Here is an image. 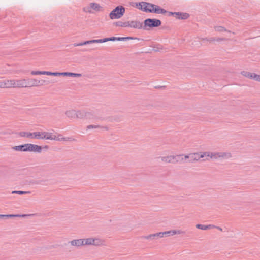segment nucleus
Returning a JSON list of instances; mask_svg holds the SVG:
<instances>
[{
    "instance_id": "nucleus-1",
    "label": "nucleus",
    "mask_w": 260,
    "mask_h": 260,
    "mask_svg": "<svg viewBox=\"0 0 260 260\" xmlns=\"http://www.w3.org/2000/svg\"><path fill=\"white\" fill-rule=\"evenodd\" d=\"M161 25V21L157 19L147 18L144 21L143 29L149 30L151 28L157 27Z\"/></svg>"
},
{
    "instance_id": "nucleus-2",
    "label": "nucleus",
    "mask_w": 260,
    "mask_h": 260,
    "mask_svg": "<svg viewBox=\"0 0 260 260\" xmlns=\"http://www.w3.org/2000/svg\"><path fill=\"white\" fill-rule=\"evenodd\" d=\"M124 13L125 8L122 6H118L110 13L109 17L111 19H119Z\"/></svg>"
},
{
    "instance_id": "nucleus-3",
    "label": "nucleus",
    "mask_w": 260,
    "mask_h": 260,
    "mask_svg": "<svg viewBox=\"0 0 260 260\" xmlns=\"http://www.w3.org/2000/svg\"><path fill=\"white\" fill-rule=\"evenodd\" d=\"M137 8L146 13H153L150 11L152 9H154L155 4L150 3L146 2H141L138 3H136Z\"/></svg>"
},
{
    "instance_id": "nucleus-4",
    "label": "nucleus",
    "mask_w": 260,
    "mask_h": 260,
    "mask_svg": "<svg viewBox=\"0 0 260 260\" xmlns=\"http://www.w3.org/2000/svg\"><path fill=\"white\" fill-rule=\"evenodd\" d=\"M84 245H93L96 246H101L104 245V241L99 238H89L86 239H82Z\"/></svg>"
},
{
    "instance_id": "nucleus-5",
    "label": "nucleus",
    "mask_w": 260,
    "mask_h": 260,
    "mask_svg": "<svg viewBox=\"0 0 260 260\" xmlns=\"http://www.w3.org/2000/svg\"><path fill=\"white\" fill-rule=\"evenodd\" d=\"M41 138L40 139H46L57 141L58 134L57 135L54 134L53 133L47 132H40Z\"/></svg>"
},
{
    "instance_id": "nucleus-6",
    "label": "nucleus",
    "mask_w": 260,
    "mask_h": 260,
    "mask_svg": "<svg viewBox=\"0 0 260 260\" xmlns=\"http://www.w3.org/2000/svg\"><path fill=\"white\" fill-rule=\"evenodd\" d=\"M19 135L22 137L31 138L32 139H40V132H35L34 133L21 132Z\"/></svg>"
},
{
    "instance_id": "nucleus-7",
    "label": "nucleus",
    "mask_w": 260,
    "mask_h": 260,
    "mask_svg": "<svg viewBox=\"0 0 260 260\" xmlns=\"http://www.w3.org/2000/svg\"><path fill=\"white\" fill-rule=\"evenodd\" d=\"M13 88L27 87L26 79L12 80Z\"/></svg>"
},
{
    "instance_id": "nucleus-8",
    "label": "nucleus",
    "mask_w": 260,
    "mask_h": 260,
    "mask_svg": "<svg viewBox=\"0 0 260 260\" xmlns=\"http://www.w3.org/2000/svg\"><path fill=\"white\" fill-rule=\"evenodd\" d=\"M205 154H204V152L190 153V159L188 161L190 162H194L199 160L200 158H203Z\"/></svg>"
},
{
    "instance_id": "nucleus-9",
    "label": "nucleus",
    "mask_w": 260,
    "mask_h": 260,
    "mask_svg": "<svg viewBox=\"0 0 260 260\" xmlns=\"http://www.w3.org/2000/svg\"><path fill=\"white\" fill-rule=\"evenodd\" d=\"M104 42H105V41L104 40V39H98V40H89V41H84V42H81V43H74V44H73V46L74 47H77V46H81L87 45V44H92V43H104Z\"/></svg>"
},
{
    "instance_id": "nucleus-10",
    "label": "nucleus",
    "mask_w": 260,
    "mask_h": 260,
    "mask_svg": "<svg viewBox=\"0 0 260 260\" xmlns=\"http://www.w3.org/2000/svg\"><path fill=\"white\" fill-rule=\"evenodd\" d=\"M42 147L39 145L33 144H27V151H31L40 153L42 151Z\"/></svg>"
},
{
    "instance_id": "nucleus-11",
    "label": "nucleus",
    "mask_w": 260,
    "mask_h": 260,
    "mask_svg": "<svg viewBox=\"0 0 260 260\" xmlns=\"http://www.w3.org/2000/svg\"><path fill=\"white\" fill-rule=\"evenodd\" d=\"M128 27L135 29H143V23L138 21H128Z\"/></svg>"
},
{
    "instance_id": "nucleus-12",
    "label": "nucleus",
    "mask_w": 260,
    "mask_h": 260,
    "mask_svg": "<svg viewBox=\"0 0 260 260\" xmlns=\"http://www.w3.org/2000/svg\"><path fill=\"white\" fill-rule=\"evenodd\" d=\"M13 87L12 80H7L0 82V88Z\"/></svg>"
},
{
    "instance_id": "nucleus-13",
    "label": "nucleus",
    "mask_w": 260,
    "mask_h": 260,
    "mask_svg": "<svg viewBox=\"0 0 260 260\" xmlns=\"http://www.w3.org/2000/svg\"><path fill=\"white\" fill-rule=\"evenodd\" d=\"M189 14L187 13L176 12L175 13V18L178 19L185 20L189 18Z\"/></svg>"
},
{
    "instance_id": "nucleus-14",
    "label": "nucleus",
    "mask_w": 260,
    "mask_h": 260,
    "mask_svg": "<svg viewBox=\"0 0 260 260\" xmlns=\"http://www.w3.org/2000/svg\"><path fill=\"white\" fill-rule=\"evenodd\" d=\"M152 12H153V13L159 14H165L167 12V11L165 10L164 9L161 8L160 6L155 5L154 9H152L151 10Z\"/></svg>"
},
{
    "instance_id": "nucleus-15",
    "label": "nucleus",
    "mask_w": 260,
    "mask_h": 260,
    "mask_svg": "<svg viewBox=\"0 0 260 260\" xmlns=\"http://www.w3.org/2000/svg\"><path fill=\"white\" fill-rule=\"evenodd\" d=\"M83 241L82 239H78L72 240L69 243L71 244L72 246L79 247L81 246H84Z\"/></svg>"
},
{
    "instance_id": "nucleus-16",
    "label": "nucleus",
    "mask_w": 260,
    "mask_h": 260,
    "mask_svg": "<svg viewBox=\"0 0 260 260\" xmlns=\"http://www.w3.org/2000/svg\"><path fill=\"white\" fill-rule=\"evenodd\" d=\"M241 75L245 76V77H247L249 79H253L255 80V81H256V77L255 76H257V75L255 73H251V72H247V71H242L241 72Z\"/></svg>"
},
{
    "instance_id": "nucleus-17",
    "label": "nucleus",
    "mask_w": 260,
    "mask_h": 260,
    "mask_svg": "<svg viewBox=\"0 0 260 260\" xmlns=\"http://www.w3.org/2000/svg\"><path fill=\"white\" fill-rule=\"evenodd\" d=\"M12 149L17 151L26 152L27 144L20 145L19 146H15L12 147Z\"/></svg>"
},
{
    "instance_id": "nucleus-18",
    "label": "nucleus",
    "mask_w": 260,
    "mask_h": 260,
    "mask_svg": "<svg viewBox=\"0 0 260 260\" xmlns=\"http://www.w3.org/2000/svg\"><path fill=\"white\" fill-rule=\"evenodd\" d=\"M27 87L33 86H38V80L36 79H26Z\"/></svg>"
},
{
    "instance_id": "nucleus-19",
    "label": "nucleus",
    "mask_w": 260,
    "mask_h": 260,
    "mask_svg": "<svg viewBox=\"0 0 260 260\" xmlns=\"http://www.w3.org/2000/svg\"><path fill=\"white\" fill-rule=\"evenodd\" d=\"M183 156V155H176L175 156L172 155L173 164L183 161L184 158Z\"/></svg>"
},
{
    "instance_id": "nucleus-20",
    "label": "nucleus",
    "mask_w": 260,
    "mask_h": 260,
    "mask_svg": "<svg viewBox=\"0 0 260 260\" xmlns=\"http://www.w3.org/2000/svg\"><path fill=\"white\" fill-rule=\"evenodd\" d=\"M61 76H70L73 77H80L82 76V74L79 73H74L71 72H62Z\"/></svg>"
},
{
    "instance_id": "nucleus-21",
    "label": "nucleus",
    "mask_w": 260,
    "mask_h": 260,
    "mask_svg": "<svg viewBox=\"0 0 260 260\" xmlns=\"http://www.w3.org/2000/svg\"><path fill=\"white\" fill-rule=\"evenodd\" d=\"M204 154H206L205 156H209L210 158L217 159L219 157V152H205Z\"/></svg>"
},
{
    "instance_id": "nucleus-22",
    "label": "nucleus",
    "mask_w": 260,
    "mask_h": 260,
    "mask_svg": "<svg viewBox=\"0 0 260 260\" xmlns=\"http://www.w3.org/2000/svg\"><path fill=\"white\" fill-rule=\"evenodd\" d=\"M113 24L116 26L123 27H127L128 26V21L125 22H122L121 21H118L115 22L113 23Z\"/></svg>"
},
{
    "instance_id": "nucleus-23",
    "label": "nucleus",
    "mask_w": 260,
    "mask_h": 260,
    "mask_svg": "<svg viewBox=\"0 0 260 260\" xmlns=\"http://www.w3.org/2000/svg\"><path fill=\"white\" fill-rule=\"evenodd\" d=\"M104 40L105 41V42H106L107 41H123V37H112L110 38H104Z\"/></svg>"
},
{
    "instance_id": "nucleus-24",
    "label": "nucleus",
    "mask_w": 260,
    "mask_h": 260,
    "mask_svg": "<svg viewBox=\"0 0 260 260\" xmlns=\"http://www.w3.org/2000/svg\"><path fill=\"white\" fill-rule=\"evenodd\" d=\"M67 117L70 118H76V111L74 110L67 111L65 113Z\"/></svg>"
},
{
    "instance_id": "nucleus-25",
    "label": "nucleus",
    "mask_w": 260,
    "mask_h": 260,
    "mask_svg": "<svg viewBox=\"0 0 260 260\" xmlns=\"http://www.w3.org/2000/svg\"><path fill=\"white\" fill-rule=\"evenodd\" d=\"M231 154L229 152H219V157L224 159H229L231 157Z\"/></svg>"
},
{
    "instance_id": "nucleus-26",
    "label": "nucleus",
    "mask_w": 260,
    "mask_h": 260,
    "mask_svg": "<svg viewBox=\"0 0 260 260\" xmlns=\"http://www.w3.org/2000/svg\"><path fill=\"white\" fill-rule=\"evenodd\" d=\"M101 128L104 129L106 131L109 130V128L107 126H102L96 125H89L87 126V129H90L91 128Z\"/></svg>"
},
{
    "instance_id": "nucleus-27",
    "label": "nucleus",
    "mask_w": 260,
    "mask_h": 260,
    "mask_svg": "<svg viewBox=\"0 0 260 260\" xmlns=\"http://www.w3.org/2000/svg\"><path fill=\"white\" fill-rule=\"evenodd\" d=\"M58 139H59V140H57V141H72L75 140V139L72 137H62V135L60 134H58Z\"/></svg>"
},
{
    "instance_id": "nucleus-28",
    "label": "nucleus",
    "mask_w": 260,
    "mask_h": 260,
    "mask_svg": "<svg viewBox=\"0 0 260 260\" xmlns=\"http://www.w3.org/2000/svg\"><path fill=\"white\" fill-rule=\"evenodd\" d=\"M85 111H76V118L83 119L85 118Z\"/></svg>"
},
{
    "instance_id": "nucleus-29",
    "label": "nucleus",
    "mask_w": 260,
    "mask_h": 260,
    "mask_svg": "<svg viewBox=\"0 0 260 260\" xmlns=\"http://www.w3.org/2000/svg\"><path fill=\"white\" fill-rule=\"evenodd\" d=\"M160 158L164 162L173 164L172 155L161 157Z\"/></svg>"
},
{
    "instance_id": "nucleus-30",
    "label": "nucleus",
    "mask_w": 260,
    "mask_h": 260,
    "mask_svg": "<svg viewBox=\"0 0 260 260\" xmlns=\"http://www.w3.org/2000/svg\"><path fill=\"white\" fill-rule=\"evenodd\" d=\"M91 7L92 9H93L96 11H100L102 7L100 6L99 4L96 3H91Z\"/></svg>"
},
{
    "instance_id": "nucleus-31",
    "label": "nucleus",
    "mask_w": 260,
    "mask_h": 260,
    "mask_svg": "<svg viewBox=\"0 0 260 260\" xmlns=\"http://www.w3.org/2000/svg\"><path fill=\"white\" fill-rule=\"evenodd\" d=\"M61 73L60 72H51L49 71H45V75H51L54 76H61Z\"/></svg>"
},
{
    "instance_id": "nucleus-32",
    "label": "nucleus",
    "mask_w": 260,
    "mask_h": 260,
    "mask_svg": "<svg viewBox=\"0 0 260 260\" xmlns=\"http://www.w3.org/2000/svg\"><path fill=\"white\" fill-rule=\"evenodd\" d=\"M214 28L216 31L218 32L228 31L225 28L221 26H215ZM228 32H230L231 31H228Z\"/></svg>"
},
{
    "instance_id": "nucleus-33",
    "label": "nucleus",
    "mask_w": 260,
    "mask_h": 260,
    "mask_svg": "<svg viewBox=\"0 0 260 260\" xmlns=\"http://www.w3.org/2000/svg\"><path fill=\"white\" fill-rule=\"evenodd\" d=\"M12 193L22 195V194H30V191H20V190L16 191H16H13L12 192Z\"/></svg>"
},
{
    "instance_id": "nucleus-34",
    "label": "nucleus",
    "mask_w": 260,
    "mask_h": 260,
    "mask_svg": "<svg viewBox=\"0 0 260 260\" xmlns=\"http://www.w3.org/2000/svg\"><path fill=\"white\" fill-rule=\"evenodd\" d=\"M50 83L49 81H47L45 80H38V86L40 85H47Z\"/></svg>"
},
{
    "instance_id": "nucleus-35",
    "label": "nucleus",
    "mask_w": 260,
    "mask_h": 260,
    "mask_svg": "<svg viewBox=\"0 0 260 260\" xmlns=\"http://www.w3.org/2000/svg\"><path fill=\"white\" fill-rule=\"evenodd\" d=\"M144 238H145L146 239H156L157 238L156 234L155 233V234H150L148 236H145L144 237Z\"/></svg>"
},
{
    "instance_id": "nucleus-36",
    "label": "nucleus",
    "mask_w": 260,
    "mask_h": 260,
    "mask_svg": "<svg viewBox=\"0 0 260 260\" xmlns=\"http://www.w3.org/2000/svg\"><path fill=\"white\" fill-rule=\"evenodd\" d=\"M31 74L33 75H45V71H32L31 72Z\"/></svg>"
},
{
    "instance_id": "nucleus-37",
    "label": "nucleus",
    "mask_w": 260,
    "mask_h": 260,
    "mask_svg": "<svg viewBox=\"0 0 260 260\" xmlns=\"http://www.w3.org/2000/svg\"><path fill=\"white\" fill-rule=\"evenodd\" d=\"M93 117L94 116L91 113L85 112V115L84 118L90 119L93 118Z\"/></svg>"
},
{
    "instance_id": "nucleus-38",
    "label": "nucleus",
    "mask_w": 260,
    "mask_h": 260,
    "mask_svg": "<svg viewBox=\"0 0 260 260\" xmlns=\"http://www.w3.org/2000/svg\"><path fill=\"white\" fill-rule=\"evenodd\" d=\"M196 227L202 230H207V225L198 224L196 225Z\"/></svg>"
},
{
    "instance_id": "nucleus-39",
    "label": "nucleus",
    "mask_w": 260,
    "mask_h": 260,
    "mask_svg": "<svg viewBox=\"0 0 260 260\" xmlns=\"http://www.w3.org/2000/svg\"><path fill=\"white\" fill-rule=\"evenodd\" d=\"M19 214H4V219H8L11 217H18Z\"/></svg>"
},
{
    "instance_id": "nucleus-40",
    "label": "nucleus",
    "mask_w": 260,
    "mask_h": 260,
    "mask_svg": "<svg viewBox=\"0 0 260 260\" xmlns=\"http://www.w3.org/2000/svg\"><path fill=\"white\" fill-rule=\"evenodd\" d=\"M139 38L133 37H123V41H127L129 40H139Z\"/></svg>"
},
{
    "instance_id": "nucleus-41",
    "label": "nucleus",
    "mask_w": 260,
    "mask_h": 260,
    "mask_svg": "<svg viewBox=\"0 0 260 260\" xmlns=\"http://www.w3.org/2000/svg\"><path fill=\"white\" fill-rule=\"evenodd\" d=\"M185 231H182V230H173V232H172V234H185Z\"/></svg>"
},
{
    "instance_id": "nucleus-42",
    "label": "nucleus",
    "mask_w": 260,
    "mask_h": 260,
    "mask_svg": "<svg viewBox=\"0 0 260 260\" xmlns=\"http://www.w3.org/2000/svg\"><path fill=\"white\" fill-rule=\"evenodd\" d=\"M92 8L91 7V4H90V6L84 8V11L85 12H89L90 13H92L91 11Z\"/></svg>"
},
{
    "instance_id": "nucleus-43",
    "label": "nucleus",
    "mask_w": 260,
    "mask_h": 260,
    "mask_svg": "<svg viewBox=\"0 0 260 260\" xmlns=\"http://www.w3.org/2000/svg\"><path fill=\"white\" fill-rule=\"evenodd\" d=\"M173 232V230L165 231V232H164V235H165L166 236H168L169 235H174V234H172Z\"/></svg>"
},
{
    "instance_id": "nucleus-44",
    "label": "nucleus",
    "mask_w": 260,
    "mask_h": 260,
    "mask_svg": "<svg viewBox=\"0 0 260 260\" xmlns=\"http://www.w3.org/2000/svg\"><path fill=\"white\" fill-rule=\"evenodd\" d=\"M202 40L203 41H208V42H213V41H215V38H203Z\"/></svg>"
},
{
    "instance_id": "nucleus-45",
    "label": "nucleus",
    "mask_w": 260,
    "mask_h": 260,
    "mask_svg": "<svg viewBox=\"0 0 260 260\" xmlns=\"http://www.w3.org/2000/svg\"><path fill=\"white\" fill-rule=\"evenodd\" d=\"M156 234L157 238L159 237H160V238L163 237L165 236L164 234V232L157 233Z\"/></svg>"
},
{
    "instance_id": "nucleus-46",
    "label": "nucleus",
    "mask_w": 260,
    "mask_h": 260,
    "mask_svg": "<svg viewBox=\"0 0 260 260\" xmlns=\"http://www.w3.org/2000/svg\"><path fill=\"white\" fill-rule=\"evenodd\" d=\"M160 49H162V47L160 46V45H158L157 46V47H154V50L155 51H159Z\"/></svg>"
},
{
    "instance_id": "nucleus-47",
    "label": "nucleus",
    "mask_w": 260,
    "mask_h": 260,
    "mask_svg": "<svg viewBox=\"0 0 260 260\" xmlns=\"http://www.w3.org/2000/svg\"><path fill=\"white\" fill-rule=\"evenodd\" d=\"M166 13H168V15L169 16H173L175 17V13H176V12H172L167 11V12Z\"/></svg>"
},
{
    "instance_id": "nucleus-48",
    "label": "nucleus",
    "mask_w": 260,
    "mask_h": 260,
    "mask_svg": "<svg viewBox=\"0 0 260 260\" xmlns=\"http://www.w3.org/2000/svg\"><path fill=\"white\" fill-rule=\"evenodd\" d=\"M215 227H216V226L214 225H213V224L207 225V230L213 229V228H215Z\"/></svg>"
},
{
    "instance_id": "nucleus-49",
    "label": "nucleus",
    "mask_w": 260,
    "mask_h": 260,
    "mask_svg": "<svg viewBox=\"0 0 260 260\" xmlns=\"http://www.w3.org/2000/svg\"><path fill=\"white\" fill-rule=\"evenodd\" d=\"M31 214H21V215H20L19 214V216L18 217H26V216H31Z\"/></svg>"
},
{
    "instance_id": "nucleus-50",
    "label": "nucleus",
    "mask_w": 260,
    "mask_h": 260,
    "mask_svg": "<svg viewBox=\"0 0 260 260\" xmlns=\"http://www.w3.org/2000/svg\"><path fill=\"white\" fill-rule=\"evenodd\" d=\"M184 158V160L186 159H188L189 160L190 159V154H188V155H185L184 156V157H183Z\"/></svg>"
},
{
    "instance_id": "nucleus-51",
    "label": "nucleus",
    "mask_w": 260,
    "mask_h": 260,
    "mask_svg": "<svg viewBox=\"0 0 260 260\" xmlns=\"http://www.w3.org/2000/svg\"><path fill=\"white\" fill-rule=\"evenodd\" d=\"M215 40L217 41H223L224 40V38H218L217 39H215Z\"/></svg>"
},
{
    "instance_id": "nucleus-52",
    "label": "nucleus",
    "mask_w": 260,
    "mask_h": 260,
    "mask_svg": "<svg viewBox=\"0 0 260 260\" xmlns=\"http://www.w3.org/2000/svg\"><path fill=\"white\" fill-rule=\"evenodd\" d=\"M255 77H256V81H260V75H257V76H255Z\"/></svg>"
},
{
    "instance_id": "nucleus-53",
    "label": "nucleus",
    "mask_w": 260,
    "mask_h": 260,
    "mask_svg": "<svg viewBox=\"0 0 260 260\" xmlns=\"http://www.w3.org/2000/svg\"><path fill=\"white\" fill-rule=\"evenodd\" d=\"M215 228L217 229L218 230H219V231H222V229L221 228L219 227V226H216V227H215Z\"/></svg>"
},
{
    "instance_id": "nucleus-54",
    "label": "nucleus",
    "mask_w": 260,
    "mask_h": 260,
    "mask_svg": "<svg viewBox=\"0 0 260 260\" xmlns=\"http://www.w3.org/2000/svg\"><path fill=\"white\" fill-rule=\"evenodd\" d=\"M0 219H4V214H0Z\"/></svg>"
}]
</instances>
